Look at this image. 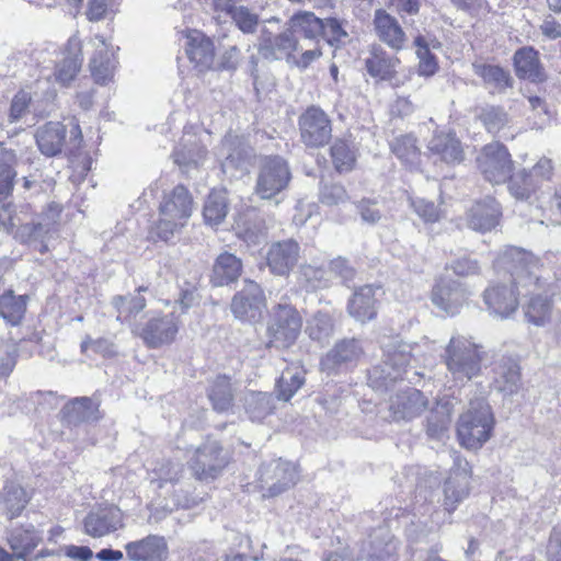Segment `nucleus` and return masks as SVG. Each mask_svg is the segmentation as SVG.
<instances>
[{
    "mask_svg": "<svg viewBox=\"0 0 561 561\" xmlns=\"http://www.w3.org/2000/svg\"><path fill=\"white\" fill-rule=\"evenodd\" d=\"M496 267L510 273L518 294L530 295L524 307L528 322L542 327L551 319L552 305L541 280L539 260L530 252L516 247H507L499 255Z\"/></svg>",
    "mask_w": 561,
    "mask_h": 561,
    "instance_id": "f257e3e1",
    "label": "nucleus"
},
{
    "mask_svg": "<svg viewBox=\"0 0 561 561\" xmlns=\"http://www.w3.org/2000/svg\"><path fill=\"white\" fill-rule=\"evenodd\" d=\"M494 425V414L486 400L473 399L459 417L458 439L467 449H479L491 438Z\"/></svg>",
    "mask_w": 561,
    "mask_h": 561,
    "instance_id": "f03ea898",
    "label": "nucleus"
},
{
    "mask_svg": "<svg viewBox=\"0 0 561 561\" xmlns=\"http://www.w3.org/2000/svg\"><path fill=\"white\" fill-rule=\"evenodd\" d=\"M193 213V198L183 185H176L165 193L159 207V220L152 232L161 240L168 241L186 226Z\"/></svg>",
    "mask_w": 561,
    "mask_h": 561,
    "instance_id": "7ed1b4c3",
    "label": "nucleus"
},
{
    "mask_svg": "<svg viewBox=\"0 0 561 561\" xmlns=\"http://www.w3.org/2000/svg\"><path fill=\"white\" fill-rule=\"evenodd\" d=\"M419 346L400 340H392L383 346L382 364L373 367L368 380L373 388L387 389L389 385L400 379L405 368L416 362Z\"/></svg>",
    "mask_w": 561,
    "mask_h": 561,
    "instance_id": "20e7f679",
    "label": "nucleus"
},
{
    "mask_svg": "<svg viewBox=\"0 0 561 561\" xmlns=\"http://www.w3.org/2000/svg\"><path fill=\"white\" fill-rule=\"evenodd\" d=\"M483 354L482 346L471 337L456 335L446 346L444 362L454 380L465 382L480 374Z\"/></svg>",
    "mask_w": 561,
    "mask_h": 561,
    "instance_id": "39448f33",
    "label": "nucleus"
},
{
    "mask_svg": "<svg viewBox=\"0 0 561 561\" xmlns=\"http://www.w3.org/2000/svg\"><path fill=\"white\" fill-rule=\"evenodd\" d=\"M60 214L61 206L51 203L39 215L36 222L18 226L19 218L9 214L7 225L18 241L44 254L48 251L47 241L57 231Z\"/></svg>",
    "mask_w": 561,
    "mask_h": 561,
    "instance_id": "423d86ee",
    "label": "nucleus"
},
{
    "mask_svg": "<svg viewBox=\"0 0 561 561\" xmlns=\"http://www.w3.org/2000/svg\"><path fill=\"white\" fill-rule=\"evenodd\" d=\"M210 133L199 126H185L183 135L175 146L172 157L182 172L188 173L204 164L207 158V145Z\"/></svg>",
    "mask_w": 561,
    "mask_h": 561,
    "instance_id": "0eeeda50",
    "label": "nucleus"
},
{
    "mask_svg": "<svg viewBox=\"0 0 561 561\" xmlns=\"http://www.w3.org/2000/svg\"><path fill=\"white\" fill-rule=\"evenodd\" d=\"M373 519L370 514L362 518L363 527L367 537L362 542L360 561H387L396 557L399 549V541L390 533L383 520H378L376 526L368 523Z\"/></svg>",
    "mask_w": 561,
    "mask_h": 561,
    "instance_id": "6e6552de",
    "label": "nucleus"
},
{
    "mask_svg": "<svg viewBox=\"0 0 561 561\" xmlns=\"http://www.w3.org/2000/svg\"><path fill=\"white\" fill-rule=\"evenodd\" d=\"M302 319L296 308L287 304H278L273 308L267 324L270 347L286 348L298 339Z\"/></svg>",
    "mask_w": 561,
    "mask_h": 561,
    "instance_id": "1a4fd4ad",
    "label": "nucleus"
},
{
    "mask_svg": "<svg viewBox=\"0 0 561 561\" xmlns=\"http://www.w3.org/2000/svg\"><path fill=\"white\" fill-rule=\"evenodd\" d=\"M180 329L176 310L169 313H152L148 320L134 329V332L149 348H160L174 342Z\"/></svg>",
    "mask_w": 561,
    "mask_h": 561,
    "instance_id": "9d476101",
    "label": "nucleus"
},
{
    "mask_svg": "<svg viewBox=\"0 0 561 561\" xmlns=\"http://www.w3.org/2000/svg\"><path fill=\"white\" fill-rule=\"evenodd\" d=\"M229 455L217 440H207L197 447L188 460L193 476L201 481L216 479L229 463Z\"/></svg>",
    "mask_w": 561,
    "mask_h": 561,
    "instance_id": "9b49d317",
    "label": "nucleus"
},
{
    "mask_svg": "<svg viewBox=\"0 0 561 561\" xmlns=\"http://www.w3.org/2000/svg\"><path fill=\"white\" fill-rule=\"evenodd\" d=\"M297 478V468L293 462L275 459L261 466L257 485L264 497H273L295 485Z\"/></svg>",
    "mask_w": 561,
    "mask_h": 561,
    "instance_id": "f8f14e48",
    "label": "nucleus"
},
{
    "mask_svg": "<svg viewBox=\"0 0 561 561\" xmlns=\"http://www.w3.org/2000/svg\"><path fill=\"white\" fill-rule=\"evenodd\" d=\"M290 181L286 161L278 157H265L260 164L255 193L263 199H270L280 193Z\"/></svg>",
    "mask_w": 561,
    "mask_h": 561,
    "instance_id": "ddd939ff",
    "label": "nucleus"
},
{
    "mask_svg": "<svg viewBox=\"0 0 561 561\" xmlns=\"http://www.w3.org/2000/svg\"><path fill=\"white\" fill-rule=\"evenodd\" d=\"M266 309V298L261 286L253 280H245L243 287L231 299L230 310L236 319L254 323Z\"/></svg>",
    "mask_w": 561,
    "mask_h": 561,
    "instance_id": "4468645a",
    "label": "nucleus"
},
{
    "mask_svg": "<svg viewBox=\"0 0 561 561\" xmlns=\"http://www.w3.org/2000/svg\"><path fill=\"white\" fill-rule=\"evenodd\" d=\"M477 164L484 179L493 184L504 183L513 170L510 152L497 141L482 148Z\"/></svg>",
    "mask_w": 561,
    "mask_h": 561,
    "instance_id": "2eb2a0df",
    "label": "nucleus"
},
{
    "mask_svg": "<svg viewBox=\"0 0 561 561\" xmlns=\"http://www.w3.org/2000/svg\"><path fill=\"white\" fill-rule=\"evenodd\" d=\"M471 468L468 461L459 456L454 458V468L444 482L443 506L451 514L470 493Z\"/></svg>",
    "mask_w": 561,
    "mask_h": 561,
    "instance_id": "dca6fc26",
    "label": "nucleus"
},
{
    "mask_svg": "<svg viewBox=\"0 0 561 561\" xmlns=\"http://www.w3.org/2000/svg\"><path fill=\"white\" fill-rule=\"evenodd\" d=\"M301 141L310 148L325 146L332 137V125L329 116L317 106L308 107L299 117Z\"/></svg>",
    "mask_w": 561,
    "mask_h": 561,
    "instance_id": "f3484780",
    "label": "nucleus"
},
{
    "mask_svg": "<svg viewBox=\"0 0 561 561\" xmlns=\"http://www.w3.org/2000/svg\"><path fill=\"white\" fill-rule=\"evenodd\" d=\"M471 293L465 284L451 278H440L433 286L432 304L448 316H455L468 302Z\"/></svg>",
    "mask_w": 561,
    "mask_h": 561,
    "instance_id": "a211bd4d",
    "label": "nucleus"
},
{
    "mask_svg": "<svg viewBox=\"0 0 561 561\" xmlns=\"http://www.w3.org/2000/svg\"><path fill=\"white\" fill-rule=\"evenodd\" d=\"M124 513L115 505L99 506L83 519L84 534L102 538L124 528Z\"/></svg>",
    "mask_w": 561,
    "mask_h": 561,
    "instance_id": "6ab92c4d",
    "label": "nucleus"
},
{
    "mask_svg": "<svg viewBox=\"0 0 561 561\" xmlns=\"http://www.w3.org/2000/svg\"><path fill=\"white\" fill-rule=\"evenodd\" d=\"M364 355L360 341L356 339H343L322 357V370L331 374L342 369H348L358 364Z\"/></svg>",
    "mask_w": 561,
    "mask_h": 561,
    "instance_id": "aec40b11",
    "label": "nucleus"
},
{
    "mask_svg": "<svg viewBox=\"0 0 561 561\" xmlns=\"http://www.w3.org/2000/svg\"><path fill=\"white\" fill-rule=\"evenodd\" d=\"M91 44L94 48L89 64L91 75L98 84H106L114 78L117 66L114 47L102 35H95Z\"/></svg>",
    "mask_w": 561,
    "mask_h": 561,
    "instance_id": "412c9836",
    "label": "nucleus"
},
{
    "mask_svg": "<svg viewBox=\"0 0 561 561\" xmlns=\"http://www.w3.org/2000/svg\"><path fill=\"white\" fill-rule=\"evenodd\" d=\"M300 256V247L293 239L274 242L270 245L265 259L272 274L287 276L296 266Z\"/></svg>",
    "mask_w": 561,
    "mask_h": 561,
    "instance_id": "4be33fe9",
    "label": "nucleus"
},
{
    "mask_svg": "<svg viewBox=\"0 0 561 561\" xmlns=\"http://www.w3.org/2000/svg\"><path fill=\"white\" fill-rule=\"evenodd\" d=\"M83 61L82 43L77 35H72L57 62L54 71L55 80L62 87H68L78 76Z\"/></svg>",
    "mask_w": 561,
    "mask_h": 561,
    "instance_id": "5701e85b",
    "label": "nucleus"
},
{
    "mask_svg": "<svg viewBox=\"0 0 561 561\" xmlns=\"http://www.w3.org/2000/svg\"><path fill=\"white\" fill-rule=\"evenodd\" d=\"M298 48V41L293 35L289 27L277 35H273L268 30L263 28L259 42V51L266 59L289 60L293 53Z\"/></svg>",
    "mask_w": 561,
    "mask_h": 561,
    "instance_id": "b1692460",
    "label": "nucleus"
},
{
    "mask_svg": "<svg viewBox=\"0 0 561 561\" xmlns=\"http://www.w3.org/2000/svg\"><path fill=\"white\" fill-rule=\"evenodd\" d=\"M427 405L424 394L408 388L390 398L389 411L393 421H409L419 416Z\"/></svg>",
    "mask_w": 561,
    "mask_h": 561,
    "instance_id": "393cba45",
    "label": "nucleus"
},
{
    "mask_svg": "<svg viewBox=\"0 0 561 561\" xmlns=\"http://www.w3.org/2000/svg\"><path fill=\"white\" fill-rule=\"evenodd\" d=\"M185 51L194 67L198 71L210 69L215 59L213 41L197 30H188L185 34Z\"/></svg>",
    "mask_w": 561,
    "mask_h": 561,
    "instance_id": "a878e982",
    "label": "nucleus"
},
{
    "mask_svg": "<svg viewBox=\"0 0 561 561\" xmlns=\"http://www.w3.org/2000/svg\"><path fill=\"white\" fill-rule=\"evenodd\" d=\"M131 561H165L169 554L168 543L162 536L149 535L125 546Z\"/></svg>",
    "mask_w": 561,
    "mask_h": 561,
    "instance_id": "bb28decb",
    "label": "nucleus"
},
{
    "mask_svg": "<svg viewBox=\"0 0 561 561\" xmlns=\"http://www.w3.org/2000/svg\"><path fill=\"white\" fill-rule=\"evenodd\" d=\"M10 549L21 561H31L30 556L43 541V531L27 524L13 528L7 538Z\"/></svg>",
    "mask_w": 561,
    "mask_h": 561,
    "instance_id": "cd10ccee",
    "label": "nucleus"
},
{
    "mask_svg": "<svg viewBox=\"0 0 561 561\" xmlns=\"http://www.w3.org/2000/svg\"><path fill=\"white\" fill-rule=\"evenodd\" d=\"M518 291L506 285H491L483 293L490 312L502 319L508 318L518 307Z\"/></svg>",
    "mask_w": 561,
    "mask_h": 561,
    "instance_id": "c85d7f7f",
    "label": "nucleus"
},
{
    "mask_svg": "<svg viewBox=\"0 0 561 561\" xmlns=\"http://www.w3.org/2000/svg\"><path fill=\"white\" fill-rule=\"evenodd\" d=\"M501 217V208L499 203L486 197L477 202L467 214V225L470 229L486 232L495 228Z\"/></svg>",
    "mask_w": 561,
    "mask_h": 561,
    "instance_id": "c756f323",
    "label": "nucleus"
},
{
    "mask_svg": "<svg viewBox=\"0 0 561 561\" xmlns=\"http://www.w3.org/2000/svg\"><path fill=\"white\" fill-rule=\"evenodd\" d=\"M379 287L365 285L357 288L347 304V311L356 321L365 323L375 319L377 314L376 295Z\"/></svg>",
    "mask_w": 561,
    "mask_h": 561,
    "instance_id": "7c9ffc66",
    "label": "nucleus"
},
{
    "mask_svg": "<svg viewBox=\"0 0 561 561\" xmlns=\"http://www.w3.org/2000/svg\"><path fill=\"white\" fill-rule=\"evenodd\" d=\"M427 148L433 157L448 164L459 163L463 159L461 144L451 131H436Z\"/></svg>",
    "mask_w": 561,
    "mask_h": 561,
    "instance_id": "2f4dec72",
    "label": "nucleus"
},
{
    "mask_svg": "<svg viewBox=\"0 0 561 561\" xmlns=\"http://www.w3.org/2000/svg\"><path fill=\"white\" fill-rule=\"evenodd\" d=\"M374 26L381 42L396 50L403 48L407 36L396 18L382 9L376 10Z\"/></svg>",
    "mask_w": 561,
    "mask_h": 561,
    "instance_id": "473e14b6",
    "label": "nucleus"
},
{
    "mask_svg": "<svg viewBox=\"0 0 561 561\" xmlns=\"http://www.w3.org/2000/svg\"><path fill=\"white\" fill-rule=\"evenodd\" d=\"M216 154L219 158H224L221 161L224 173L236 176V171L242 172L247 169L245 154L237 135L227 134Z\"/></svg>",
    "mask_w": 561,
    "mask_h": 561,
    "instance_id": "72a5a7b5",
    "label": "nucleus"
},
{
    "mask_svg": "<svg viewBox=\"0 0 561 561\" xmlns=\"http://www.w3.org/2000/svg\"><path fill=\"white\" fill-rule=\"evenodd\" d=\"M35 139L39 151L54 157L61 152L66 139V127L58 122H49L38 127Z\"/></svg>",
    "mask_w": 561,
    "mask_h": 561,
    "instance_id": "f704fd0d",
    "label": "nucleus"
},
{
    "mask_svg": "<svg viewBox=\"0 0 561 561\" xmlns=\"http://www.w3.org/2000/svg\"><path fill=\"white\" fill-rule=\"evenodd\" d=\"M242 273V261L234 254H219L213 267L211 282L216 286H225L236 282Z\"/></svg>",
    "mask_w": 561,
    "mask_h": 561,
    "instance_id": "c9c22d12",
    "label": "nucleus"
},
{
    "mask_svg": "<svg viewBox=\"0 0 561 561\" xmlns=\"http://www.w3.org/2000/svg\"><path fill=\"white\" fill-rule=\"evenodd\" d=\"M399 59L390 56L381 47L374 46L370 50L369 57L365 60L367 72L373 77L380 80L391 79L396 73V68Z\"/></svg>",
    "mask_w": 561,
    "mask_h": 561,
    "instance_id": "e433bc0d",
    "label": "nucleus"
},
{
    "mask_svg": "<svg viewBox=\"0 0 561 561\" xmlns=\"http://www.w3.org/2000/svg\"><path fill=\"white\" fill-rule=\"evenodd\" d=\"M494 389L505 396L514 394L520 387L518 365L513 360L496 364L494 368Z\"/></svg>",
    "mask_w": 561,
    "mask_h": 561,
    "instance_id": "4c0bfd02",
    "label": "nucleus"
},
{
    "mask_svg": "<svg viewBox=\"0 0 561 561\" xmlns=\"http://www.w3.org/2000/svg\"><path fill=\"white\" fill-rule=\"evenodd\" d=\"M30 501L27 492L19 484L9 482L4 485L0 505L9 519L21 515Z\"/></svg>",
    "mask_w": 561,
    "mask_h": 561,
    "instance_id": "58836bf2",
    "label": "nucleus"
},
{
    "mask_svg": "<svg viewBox=\"0 0 561 561\" xmlns=\"http://www.w3.org/2000/svg\"><path fill=\"white\" fill-rule=\"evenodd\" d=\"M516 75L533 81L541 80L542 73L538 53L531 47H523L514 55Z\"/></svg>",
    "mask_w": 561,
    "mask_h": 561,
    "instance_id": "ea45409f",
    "label": "nucleus"
},
{
    "mask_svg": "<svg viewBox=\"0 0 561 561\" xmlns=\"http://www.w3.org/2000/svg\"><path fill=\"white\" fill-rule=\"evenodd\" d=\"M228 214V196L226 190H213L207 196L203 216L209 226H217L224 221Z\"/></svg>",
    "mask_w": 561,
    "mask_h": 561,
    "instance_id": "a19ab883",
    "label": "nucleus"
},
{
    "mask_svg": "<svg viewBox=\"0 0 561 561\" xmlns=\"http://www.w3.org/2000/svg\"><path fill=\"white\" fill-rule=\"evenodd\" d=\"M147 287L140 286L137 295L116 296L112 304L117 311V320L121 322L131 321L146 307V299L140 295Z\"/></svg>",
    "mask_w": 561,
    "mask_h": 561,
    "instance_id": "79ce46f5",
    "label": "nucleus"
},
{
    "mask_svg": "<svg viewBox=\"0 0 561 561\" xmlns=\"http://www.w3.org/2000/svg\"><path fill=\"white\" fill-rule=\"evenodd\" d=\"M289 31L301 34L309 39L318 38L323 31L322 19L316 16L312 12L302 11L294 14L288 21Z\"/></svg>",
    "mask_w": 561,
    "mask_h": 561,
    "instance_id": "37998d69",
    "label": "nucleus"
},
{
    "mask_svg": "<svg viewBox=\"0 0 561 561\" xmlns=\"http://www.w3.org/2000/svg\"><path fill=\"white\" fill-rule=\"evenodd\" d=\"M26 311V296H15L7 290L0 296V318L11 325H18Z\"/></svg>",
    "mask_w": 561,
    "mask_h": 561,
    "instance_id": "c03bdc74",
    "label": "nucleus"
},
{
    "mask_svg": "<svg viewBox=\"0 0 561 561\" xmlns=\"http://www.w3.org/2000/svg\"><path fill=\"white\" fill-rule=\"evenodd\" d=\"M451 422V407L449 402H437L427 416V435L435 439H443Z\"/></svg>",
    "mask_w": 561,
    "mask_h": 561,
    "instance_id": "a18cd8bd",
    "label": "nucleus"
},
{
    "mask_svg": "<svg viewBox=\"0 0 561 561\" xmlns=\"http://www.w3.org/2000/svg\"><path fill=\"white\" fill-rule=\"evenodd\" d=\"M244 409L252 421L261 422L273 413L274 398L266 392H249L244 397Z\"/></svg>",
    "mask_w": 561,
    "mask_h": 561,
    "instance_id": "49530a36",
    "label": "nucleus"
},
{
    "mask_svg": "<svg viewBox=\"0 0 561 561\" xmlns=\"http://www.w3.org/2000/svg\"><path fill=\"white\" fill-rule=\"evenodd\" d=\"M183 467L180 462L169 459L158 461L149 471V479L157 488L161 489L167 483L174 484L182 476Z\"/></svg>",
    "mask_w": 561,
    "mask_h": 561,
    "instance_id": "de8ad7c7",
    "label": "nucleus"
},
{
    "mask_svg": "<svg viewBox=\"0 0 561 561\" xmlns=\"http://www.w3.org/2000/svg\"><path fill=\"white\" fill-rule=\"evenodd\" d=\"M15 154L0 145V203L10 195L13 188Z\"/></svg>",
    "mask_w": 561,
    "mask_h": 561,
    "instance_id": "09e8293b",
    "label": "nucleus"
},
{
    "mask_svg": "<svg viewBox=\"0 0 561 561\" xmlns=\"http://www.w3.org/2000/svg\"><path fill=\"white\" fill-rule=\"evenodd\" d=\"M391 150L403 163L410 168H415L420 162V149L416 139L412 135L397 137L391 142Z\"/></svg>",
    "mask_w": 561,
    "mask_h": 561,
    "instance_id": "8fccbe9b",
    "label": "nucleus"
},
{
    "mask_svg": "<svg viewBox=\"0 0 561 561\" xmlns=\"http://www.w3.org/2000/svg\"><path fill=\"white\" fill-rule=\"evenodd\" d=\"M473 69L485 84L491 85L496 91H503L512 83L510 73L499 66L473 64Z\"/></svg>",
    "mask_w": 561,
    "mask_h": 561,
    "instance_id": "3c124183",
    "label": "nucleus"
},
{
    "mask_svg": "<svg viewBox=\"0 0 561 561\" xmlns=\"http://www.w3.org/2000/svg\"><path fill=\"white\" fill-rule=\"evenodd\" d=\"M333 331V318L327 312L318 311L307 320L306 333L314 341H327Z\"/></svg>",
    "mask_w": 561,
    "mask_h": 561,
    "instance_id": "603ef678",
    "label": "nucleus"
},
{
    "mask_svg": "<svg viewBox=\"0 0 561 561\" xmlns=\"http://www.w3.org/2000/svg\"><path fill=\"white\" fill-rule=\"evenodd\" d=\"M208 397L215 410L219 412L227 411L231 407L232 402L229 378L226 376L217 377L209 390Z\"/></svg>",
    "mask_w": 561,
    "mask_h": 561,
    "instance_id": "864d4df0",
    "label": "nucleus"
},
{
    "mask_svg": "<svg viewBox=\"0 0 561 561\" xmlns=\"http://www.w3.org/2000/svg\"><path fill=\"white\" fill-rule=\"evenodd\" d=\"M304 382L305 378L299 370L293 368L285 369L276 383L278 399L288 401Z\"/></svg>",
    "mask_w": 561,
    "mask_h": 561,
    "instance_id": "5fc2aeb1",
    "label": "nucleus"
},
{
    "mask_svg": "<svg viewBox=\"0 0 561 561\" xmlns=\"http://www.w3.org/2000/svg\"><path fill=\"white\" fill-rule=\"evenodd\" d=\"M331 157L334 168L339 172L351 171L356 161V154L353 148L345 140H335L331 147Z\"/></svg>",
    "mask_w": 561,
    "mask_h": 561,
    "instance_id": "6e6d98bb",
    "label": "nucleus"
},
{
    "mask_svg": "<svg viewBox=\"0 0 561 561\" xmlns=\"http://www.w3.org/2000/svg\"><path fill=\"white\" fill-rule=\"evenodd\" d=\"M300 279L308 290L322 289L331 285L328 270L311 264H305L300 267Z\"/></svg>",
    "mask_w": 561,
    "mask_h": 561,
    "instance_id": "4d7b16f0",
    "label": "nucleus"
},
{
    "mask_svg": "<svg viewBox=\"0 0 561 561\" xmlns=\"http://www.w3.org/2000/svg\"><path fill=\"white\" fill-rule=\"evenodd\" d=\"M416 55L419 58V73L430 77L437 71V61L435 56L430 51V46L425 37L419 35L414 39Z\"/></svg>",
    "mask_w": 561,
    "mask_h": 561,
    "instance_id": "13d9d810",
    "label": "nucleus"
},
{
    "mask_svg": "<svg viewBox=\"0 0 561 561\" xmlns=\"http://www.w3.org/2000/svg\"><path fill=\"white\" fill-rule=\"evenodd\" d=\"M508 191L516 199L527 201L537 188L534 180L527 178V170L523 169L510 178Z\"/></svg>",
    "mask_w": 561,
    "mask_h": 561,
    "instance_id": "bf43d9fd",
    "label": "nucleus"
},
{
    "mask_svg": "<svg viewBox=\"0 0 561 561\" xmlns=\"http://www.w3.org/2000/svg\"><path fill=\"white\" fill-rule=\"evenodd\" d=\"M64 410L72 421H90L95 419L96 408L90 398H77L69 402Z\"/></svg>",
    "mask_w": 561,
    "mask_h": 561,
    "instance_id": "052dcab7",
    "label": "nucleus"
},
{
    "mask_svg": "<svg viewBox=\"0 0 561 561\" xmlns=\"http://www.w3.org/2000/svg\"><path fill=\"white\" fill-rule=\"evenodd\" d=\"M237 27L244 34H252L259 25V15L249 8L239 5L230 14Z\"/></svg>",
    "mask_w": 561,
    "mask_h": 561,
    "instance_id": "680f3d73",
    "label": "nucleus"
},
{
    "mask_svg": "<svg viewBox=\"0 0 561 561\" xmlns=\"http://www.w3.org/2000/svg\"><path fill=\"white\" fill-rule=\"evenodd\" d=\"M479 118L490 133L500 131L508 122L506 113L494 106L482 108Z\"/></svg>",
    "mask_w": 561,
    "mask_h": 561,
    "instance_id": "e2e57ef3",
    "label": "nucleus"
},
{
    "mask_svg": "<svg viewBox=\"0 0 561 561\" xmlns=\"http://www.w3.org/2000/svg\"><path fill=\"white\" fill-rule=\"evenodd\" d=\"M89 350L104 357H113L117 354L115 344L104 337L92 340L90 336H87L81 343V352L85 354Z\"/></svg>",
    "mask_w": 561,
    "mask_h": 561,
    "instance_id": "0e129e2a",
    "label": "nucleus"
},
{
    "mask_svg": "<svg viewBox=\"0 0 561 561\" xmlns=\"http://www.w3.org/2000/svg\"><path fill=\"white\" fill-rule=\"evenodd\" d=\"M552 174V161L548 158H540L531 170H527V178L534 180L536 188H538L543 181H550Z\"/></svg>",
    "mask_w": 561,
    "mask_h": 561,
    "instance_id": "69168bd1",
    "label": "nucleus"
},
{
    "mask_svg": "<svg viewBox=\"0 0 561 561\" xmlns=\"http://www.w3.org/2000/svg\"><path fill=\"white\" fill-rule=\"evenodd\" d=\"M411 205L414 208V211L425 222H436L440 218V211L433 202H428L424 198H415L411 199Z\"/></svg>",
    "mask_w": 561,
    "mask_h": 561,
    "instance_id": "338daca9",
    "label": "nucleus"
},
{
    "mask_svg": "<svg viewBox=\"0 0 561 561\" xmlns=\"http://www.w3.org/2000/svg\"><path fill=\"white\" fill-rule=\"evenodd\" d=\"M31 101H32V96H31L30 92H27L25 90L19 91L12 99V102L10 105V112H9L10 121L16 122L20 118H22L25 115V113L31 104Z\"/></svg>",
    "mask_w": 561,
    "mask_h": 561,
    "instance_id": "774afa93",
    "label": "nucleus"
}]
</instances>
